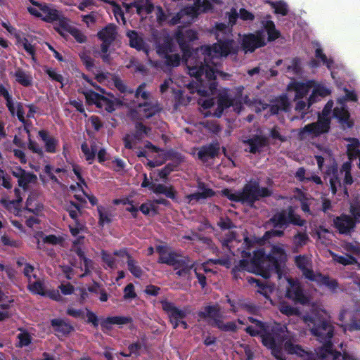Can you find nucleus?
<instances>
[{"mask_svg": "<svg viewBox=\"0 0 360 360\" xmlns=\"http://www.w3.org/2000/svg\"><path fill=\"white\" fill-rule=\"evenodd\" d=\"M292 71L294 75H299L302 72L300 66V60L297 58H295L292 60L291 65H288L286 69V72Z\"/></svg>", "mask_w": 360, "mask_h": 360, "instance_id": "61", "label": "nucleus"}, {"mask_svg": "<svg viewBox=\"0 0 360 360\" xmlns=\"http://www.w3.org/2000/svg\"><path fill=\"white\" fill-rule=\"evenodd\" d=\"M165 59V64L169 67H177L181 63V56L179 53H174L170 55L167 53L166 56H162Z\"/></svg>", "mask_w": 360, "mask_h": 360, "instance_id": "51", "label": "nucleus"}, {"mask_svg": "<svg viewBox=\"0 0 360 360\" xmlns=\"http://www.w3.org/2000/svg\"><path fill=\"white\" fill-rule=\"evenodd\" d=\"M174 39L179 44L184 60L191 77L195 79V90L202 96L215 94L218 82L217 74L224 79L229 77L228 73L215 71L212 65L215 58L236 55L238 46L230 36L217 35V42L212 46H202L193 49L191 42L198 39V32L192 29L179 26L174 34Z\"/></svg>", "mask_w": 360, "mask_h": 360, "instance_id": "1", "label": "nucleus"}, {"mask_svg": "<svg viewBox=\"0 0 360 360\" xmlns=\"http://www.w3.org/2000/svg\"><path fill=\"white\" fill-rule=\"evenodd\" d=\"M198 316L201 319L210 318L213 320L212 326H216L217 319H220V309L217 305H209L203 309V311L198 312Z\"/></svg>", "mask_w": 360, "mask_h": 360, "instance_id": "30", "label": "nucleus"}, {"mask_svg": "<svg viewBox=\"0 0 360 360\" xmlns=\"http://www.w3.org/2000/svg\"><path fill=\"white\" fill-rule=\"evenodd\" d=\"M335 227L338 230L341 234H347L352 231L355 226V221L349 215L342 214L340 216L337 217L333 221Z\"/></svg>", "mask_w": 360, "mask_h": 360, "instance_id": "20", "label": "nucleus"}, {"mask_svg": "<svg viewBox=\"0 0 360 360\" xmlns=\"http://www.w3.org/2000/svg\"><path fill=\"white\" fill-rule=\"evenodd\" d=\"M333 115L344 129L353 127L354 122L350 119V113L345 105L334 108Z\"/></svg>", "mask_w": 360, "mask_h": 360, "instance_id": "18", "label": "nucleus"}, {"mask_svg": "<svg viewBox=\"0 0 360 360\" xmlns=\"http://www.w3.org/2000/svg\"><path fill=\"white\" fill-rule=\"evenodd\" d=\"M139 108H143V112L146 118H150L162 110V108L158 101H144L139 103Z\"/></svg>", "mask_w": 360, "mask_h": 360, "instance_id": "26", "label": "nucleus"}, {"mask_svg": "<svg viewBox=\"0 0 360 360\" xmlns=\"http://www.w3.org/2000/svg\"><path fill=\"white\" fill-rule=\"evenodd\" d=\"M217 226L221 230H229L235 227L231 219L229 217H226L225 218L221 217L219 221L217 222Z\"/></svg>", "mask_w": 360, "mask_h": 360, "instance_id": "63", "label": "nucleus"}, {"mask_svg": "<svg viewBox=\"0 0 360 360\" xmlns=\"http://www.w3.org/2000/svg\"><path fill=\"white\" fill-rule=\"evenodd\" d=\"M215 326L223 331L235 332L237 329V326L235 322L229 321L224 323L221 319L217 320Z\"/></svg>", "mask_w": 360, "mask_h": 360, "instance_id": "55", "label": "nucleus"}, {"mask_svg": "<svg viewBox=\"0 0 360 360\" xmlns=\"http://www.w3.org/2000/svg\"><path fill=\"white\" fill-rule=\"evenodd\" d=\"M248 321L264 332L263 345L271 349L273 356L277 360H285L282 352V346L286 338L285 327L277 323L272 325L251 316L248 317Z\"/></svg>", "mask_w": 360, "mask_h": 360, "instance_id": "4", "label": "nucleus"}, {"mask_svg": "<svg viewBox=\"0 0 360 360\" xmlns=\"http://www.w3.org/2000/svg\"><path fill=\"white\" fill-rule=\"evenodd\" d=\"M127 36L129 39V46L138 51H141L144 48V41L143 39L139 36L135 30H129L127 33Z\"/></svg>", "mask_w": 360, "mask_h": 360, "instance_id": "36", "label": "nucleus"}, {"mask_svg": "<svg viewBox=\"0 0 360 360\" xmlns=\"http://www.w3.org/2000/svg\"><path fill=\"white\" fill-rule=\"evenodd\" d=\"M290 288L286 291V297L293 300L297 303L306 304L309 302V298L304 295L302 288L299 283H295L292 281H289Z\"/></svg>", "mask_w": 360, "mask_h": 360, "instance_id": "19", "label": "nucleus"}, {"mask_svg": "<svg viewBox=\"0 0 360 360\" xmlns=\"http://www.w3.org/2000/svg\"><path fill=\"white\" fill-rule=\"evenodd\" d=\"M116 25L109 24L98 32L97 37L103 42L113 43L117 37Z\"/></svg>", "mask_w": 360, "mask_h": 360, "instance_id": "27", "label": "nucleus"}, {"mask_svg": "<svg viewBox=\"0 0 360 360\" xmlns=\"http://www.w3.org/2000/svg\"><path fill=\"white\" fill-rule=\"evenodd\" d=\"M153 192L155 194H162L173 201L177 200V192L172 185L167 186L162 184H156Z\"/></svg>", "mask_w": 360, "mask_h": 360, "instance_id": "29", "label": "nucleus"}, {"mask_svg": "<svg viewBox=\"0 0 360 360\" xmlns=\"http://www.w3.org/2000/svg\"><path fill=\"white\" fill-rule=\"evenodd\" d=\"M243 143L249 146L248 149H245L252 154L260 153L264 147L269 146V139L264 135L255 134L250 138L244 140Z\"/></svg>", "mask_w": 360, "mask_h": 360, "instance_id": "17", "label": "nucleus"}, {"mask_svg": "<svg viewBox=\"0 0 360 360\" xmlns=\"http://www.w3.org/2000/svg\"><path fill=\"white\" fill-rule=\"evenodd\" d=\"M155 46L157 53L160 57L176 51L173 38L168 33L160 34L156 37Z\"/></svg>", "mask_w": 360, "mask_h": 360, "instance_id": "13", "label": "nucleus"}, {"mask_svg": "<svg viewBox=\"0 0 360 360\" xmlns=\"http://www.w3.org/2000/svg\"><path fill=\"white\" fill-rule=\"evenodd\" d=\"M27 289L34 295H39L41 296L46 295L44 284L41 281L38 280L34 282H31V281H30L28 282Z\"/></svg>", "mask_w": 360, "mask_h": 360, "instance_id": "40", "label": "nucleus"}, {"mask_svg": "<svg viewBox=\"0 0 360 360\" xmlns=\"http://www.w3.org/2000/svg\"><path fill=\"white\" fill-rule=\"evenodd\" d=\"M51 326L53 328L56 335L67 337L75 330L74 327L62 319H53L51 320Z\"/></svg>", "mask_w": 360, "mask_h": 360, "instance_id": "23", "label": "nucleus"}, {"mask_svg": "<svg viewBox=\"0 0 360 360\" xmlns=\"http://www.w3.org/2000/svg\"><path fill=\"white\" fill-rule=\"evenodd\" d=\"M86 98V101L88 105H95L98 107L101 98L103 97V95L96 93L93 90H89L84 93Z\"/></svg>", "mask_w": 360, "mask_h": 360, "instance_id": "44", "label": "nucleus"}, {"mask_svg": "<svg viewBox=\"0 0 360 360\" xmlns=\"http://www.w3.org/2000/svg\"><path fill=\"white\" fill-rule=\"evenodd\" d=\"M278 309L281 314L288 316H297L300 314V311L297 308L293 307L286 302H281Z\"/></svg>", "mask_w": 360, "mask_h": 360, "instance_id": "46", "label": "nucleus"}, {"mask_svg": "<svg viewBox=\"0 0 360 360\" xmlns=\"http://www.w3.org/2000/svg\"><path fill=\"white\" fill-rule=\"evenodd\" d=\"M333 105V101H328L325 105L321 113L319 114L316 122L308 124L300 129L298 136L301 140L307 139V136L311 135L314 137H318L329 131L330 129V114Z\"/></svg>", "mask_w": 360, "mask_h": 360, "instance_id": "7", "label": "nucleus"}, {"mask_svg": "<svg viewBox=\"0 0 360 360\" xmlns=\"http://www.w3.org/2000/svg\"><path fill=\"white\" fill-rule=\"evenodd\" d=\"M269 221L276 229L266 231L265 236L271 235L276 237H283L285 234L283 230L290 224L304 226L307 224V221L302 219L300 214L295 212L292 206H288L286 209L276 212Z\"/></svg>", "mask_w": 360, "mask_h": 360, "instance_id": "6", "label": "nucleus"}, {"mask_svg": "<svg viewBox=\"0 0 360 360\" xmlns=\"http://www.w3.org/2000/svg\"><path fill=\"white\" fill-rule=\"evenodd\" d=\"M349 212L353 217V220L355 221V224L360 223V203L352 204Z\"/></svg>", "mask_w": 360, "mask_h": 360, "instance_id": "64", "label": "nucleus"}, {"mask_svg": "<svg viewBox=\"0 0 360 360\" xmlns=\"http://www.w3.org/2000/svg\"><path fill=\"white\" fill-rule=\"evenodd\" d=\"M150 0H134L133 2L125 4L124 6L128 11L131 8H135L136 13L142 17V6L147 4Z\"/></svg>", "mask_w": 360, "mask_h": 360, "instance_id": "50", "label": "nucleus"}, {"mask_svg": "<svg viewBox=\"0 0 360 360\" xmlns=\"http://www.w3.org/2000/svg\"><path fill=\"white\" fill-rule=\"evenodd\" d=\"M162 262H165V264L172 266L176 271L175 274L179 277L190 275L191 270L196 264V262L193 261L188 255H182L176 251H170L168 259Z\"/></svg>", "mask_w": 360, "mask_h": 360, "instance_id": "9", "label": "nucleus"}, {"mask_svg": "<svg viewBox=\"0 0 360 360\" xmlns=\"http://www.w3.org/2000/svg\"><path fill=\"white\" fill-rule=\"evenodd\" d=\"M217 104L219 105V108L225 110L233 105V99L228 95H222L219 97Z\"/></svg>", "mask_w": 360, "mask_h": 360, "instance_id": "60", "label": "nucleus"}, {"mask_svg": "<svg viewBox=\"0 0 360 360\" xmlns=\"http://www.w3.org/2000/svg\"><path fill=\"white\" fill-rule=\"evenodd\" d=\"M272 193L269 188L261 186L257 180H252L240 191V203L253 207L256 202L261 198L271 196Z\"/></svg>", "mask_w": 360, "mask_h": 360, "instance_id": "8", "label": "nucleus"}, {"mask_svg": "<svg viewBox=\"0 0 360 360\" xmlns=\"http://www.w3.org/2000/svg\"><path fill=\"white\" fill-rule=\"evenodd\" d=\"M198 187L202 191V192H195L186 195L185 198L188 204H193L192 202L193 200L198 202L201 199H207L208 198L214 197L216 195L215 191L212 188H207L203 182L198 183Z\"/></svg>", "mask_w": 360, "mask_h": 360, "instance_id": "24", "label": "nucleus"}, {"mask_svg": "<svg viewBox=\"0 0 360 360\" xmlns=\"http://www.w3.org/2000/svg\"><path fill=\"white\" fill-rule=\"evenodd\" d=\"M127 267L130 273L136 278H141L143 274L141 268L137 265V262L132 258L131 256H129V259L127 261Z\"/></svg>", "mask_w": 360, "mask_h": 360, "instance_id": "43", "label": "nucleus"}, {"mask_svg": "<svg viewBox=\"0 0 360 360\" xmlns=\"http://www.w3.org/2000/svg\"><path fill=\"white\" fill-rule=\"evenodd\" d=\"M150 131V127L144 125L141 122H137L135 124V131L132 136L135 140L141 141L145 138V136H147Z\"/></svg>", "mask_w": 360, "mask_h": 360, "instance_id": "37", "label": "nucleus"}, {"mask_svg": "<svg viewBox=\"0 0 360 360\" xmlns=\"http://www.w3.org/2000/svg\"><path fill=\"white\" fill-rule=\"evenodd\" d=\"M315 279L316 280H312L311 281H314L319 285H325L333 293L337 292V289L339 287V284L336 279L330 278L328 275H324L321 273H316Z\"/></svg>", "mask_w": 360, "mask_h": 360, "instance_id": "28", "label": "nucleus"}, {"mask_svg": "<svg viewBox=\"0 0 360 360\" xmlns=\"http://www.w3.org/2000/svg\"><path fill=\"white\" fill-rule=\"evenodd\" d=\"M133 323V319L131 316H108L101 320L100 325L102 330H110L112 328V325H117L121 327L122 325H126L129 323Z\"/></svg>", "mask_w": 360, "mask_h": 360, "instance_id": "22", "label": "nucleus"}, {"mask_svg": "<svg viewBox=\"0 0 360 360\" xmlns=\"http://www.w3.org/2000/svg\"><path fill=\"white\" fill-rule=\"evenodd\" d=\"M295 266L299 269L303 276L307 280L311 281L315 279L316 274L312 269V262L310 258L306 255H300L295 257Z\"/></svg>", "mask_w": 360, "mask_h": 360, "instance_id": "16", "label": "nucleus"}, {"mask_svg": "<svg viewBox=\"0 0 360 360\" xmlns=\"http://www.w3.org/2000/svg\"><path fill=\"white\" fill-rule=\"evenodd\" d=\"M160 303L163 311L168 314L169 321L172 325L173 329L177 328L180 325V321L184 319L190 313L188 307L180 309L173 302L166 300H162Z\"/></svg>", "mask_w": 360, "mask_h": 360, "instance_id": "11", "label": "nucleus"}, {"mask_svg": "<svg viewBox=\"0 0 360 360\" xmlns=\"http://www.w3.org/2000/svg\"><path fill=\"white\" fill-rule=\"evenodd\" d=\"M264 30H257L255 33L245 34L242 39L241 47L245 52L252 53L257 49L266 46Z\"/></svg>", "mask_w": 360, "mask_h": 360, "instance_id": "12", "label": "nucleus"}, {"mask_svg": "<svg viewBox=\"0 0 360 360\" xmlns=\"http://www.w3.org/2000/svg\"><path fill=\"white\" fill-rule=\"evenodd\" d=\"M30 3L37 7L42 12L41 20L46 22H53L60 19L62 14L53 5L46 3H40L34 0H30Z\"/></svg>", "mask_w": 360, "mask_h": 360, "instance_id": "14", "label": "nucleus"}, {"mask_svg": "<svg viewBox=\"0 0 360 360\" xmlns=\"http://www.w3.org/2000/svg\"><path fill=\"white\" fill-rule=\"evenodd\" d=\"M308 326L311 333L315 336L323 345L318 348L316 354L304 349L300 345L288 340L284 343V349L289 354H295L302 360H333L336 353H340L333 349L332 338L334 335L333 326L323 317L315 316L309 317Z\"/></svg>", "mask_w": 360, "mask_h": 360, "instance_id": "2", "label": "nucleus"}, {"mask_svg": "<svg viewBox=\"0 0 360 360\" xmlns=\"http://www.w3.org/2000/svg\"><path fill=\"white\" fill-rule=\"evenodd\" d=\"M220 147L218 142L204 145L199 148L197 153L198 158L203 163L207 162L209 158H214L218 156Z\"/></svg>", "mask_w": 360, "mask_h": 360, "instance_id": "21", "label": "nucleus"}, {"mask_svg": "<svg viewBox=\"0 0 360 360\" xmlns=\"http://www.w3.org/2000/svg\"><path fill=\"white\" fill-rule=\"evenodd\" d=\"M19 330L21 333L17 335L18 342L15 344V346L16 347L22 348L31 344L32 338L26 330H23L22 328H20Z\"/></svg>", "mask_w": 360, "mask_h": 360, "instance_id": "41", "label": "nucleus"}, {"mask_svg": "<svg viewBox=\"0 0 360 360\" xmlns=\"http://www.w3.org/2000/svg\"><path fill=\"white\" fill-rule=\"evenodd\" d=\"M210 7L211 4L207 0H195L193 6L187 7L186 10H181L175 15L169 13L167 25L170 26L176 25L181 22V19L185 15L196 17L201 13L205 12Z\"/></svg>", "mask_w": 360, "mask_h": 360, "instance_id": "10", "label": "nucleus"}, {"mask_svg": "<svg viewBox=\"0 0 360 360\" xmlns=\"http://www.w3.org/2000/svg\"><path fill=\"white\" fill-rule=\"evenodd\" d=\"M15 80L23 86H30L32 85V78L27 75L22 70L18 69L15 72Z\"/></svg>", "mask_w": 360, "mask_h": 360, "instance_id": "42", "label": "nucleus"}, {"mask_svg": "<svg viewBox=\"0 0 360 360\" xmlns=\"http://www.w3.org/2000/svg\"><path fill=\"white\" fill-rule=\"evenodd\" d=\"M262 27L266 32L268 37V41H274L278 39L281 37V32L276 28L274 22L271 20H262Z\"/></svg>", "mask_w": 360, "mask_h": 360, "instance_id": "33", "label": "nucleus"}, {"mask_svg": "<svg viewBox=\"0 0 360 360\" xmlns=\"http://www.w3.org/2000/svg\"><path fill=\"white\" fill-rule=\"evenodd\" d=\"M81 150L85 157V160L89 165L92 164L95 160L96 155L93 151L90 150L89 146L86 142L84 141L82 143Z\"/></svg>", "mask_w": 360, "mask_h": 360, "instance_id": "57", "label": "nucleus"}, {"mask_svg": "<svg viewBox=\"0 0 360 360\" xmlns=\"http://www.w3.org/2000/svg\"><path fill=\"white\" fill-rule=\"evenodd\" d=\"M38 136L44 143L45 150L49 153H56V147L58 145V140L51 136L47 130L41 129L38 131Z\"/></svg>", "mask_w": 360, "mask_h": 360, "instance_id": "25", "label": "nucleus"}, {"mask_svg": "<svg viewBox=\"0 0 360 360\" xmlns=\"http://www.w3.org/2000/svg\"><path fill=\"white\" fill-rule=\"evenodd\" d=\"M69 34H71L78 43L82 44L87 40L86 37L76 27H73V28L70 30Z\"/></svg>", "mask_w": 360, "mask_h": 360, "instance_id": "62", "label": "nucleus"}, {"mask_svg": "<svg viewBox=\"0 0 360 360\" xmlns=\"http://www.w3.org/2000/svg\"><path fill=\"white\" fill-rule=\"evenodd\" d=\"M347 154L351 161L358 159V167L360 169V142L356 138L351 139V143L347 145Z\"/></svg>", "mask_w": 360, "mask_h": 360, "instance_id": "32", "label": "nucleus"}, {"mask_svg": "<svg viewBox=\"0 0 360 360\" xmlns=\"http://www.w3.org/2000/svg\"><path fill=\"white\" fill-rule=\"evenodd\" d=\"M113 83L116 89L122 94H134V91L131 89H129L127 84L122 80L120 77H116L113 79Z\"/></svg>", "mask_w": 360, "mask_h": 360, "instance_id": "52", "label": "nucleus"}, {"mask_svg": "<svg viewBox=\"0 0 360 360\" xmlns=\"http://www.w3.org/2000/svg\"><path fill=\"white\" fill-rule=\"evenodd\" d=\"M293 252H298V250L305 245L309 240V238L306 232H297L294 235L293 238Z\"/></svg>", "mask_w": 360, "mask_h": 360, "instance_id": "38", "label": "nucleus"}, {"mask_svg": "<svg viewBox=\"0 0 360 360\" xmlns=\"http://www.w3.org/2000/svg\"><path fill=\"white\" fill-rule=\"evenodd\" d=\"M37 179V176L30 172H25L18 180V186L26 190L30 183L34 181Z\"/></svg>", "mask_w": 360, "mask_h": 360, "instance_id": "45", "label": "nucleus"}, {"mask_svg": "<svg viewBox=\"0 0 360 360\" xmlns=\"http://www.w3.org/2000/svg\"><path fill=\"white\" fill-rule=\"evenodd\" d=\"M169 247L167 245H158L155 247L156 252L159 254V258L158 263L165 264L163 260L168 259L169 256V252H168Z\"/></svg>", "mask_w": 360, "mask_h": 360, "instance_id": "54", "label": "nucleus"}, {"mask_svg": "<svg viewBox=\"0 0 360 360\" xmlns=\"http://www.w3.org/2000/svg\"><path fill=\"white\" fill-rule=\"evenodd\" d=\"M288 89L289 90H293L295 92V99H301L308 94L311 86L307 83L293 82L288 85Z\"/></svg>", "mask_w": 360, "mask_h": 360, "instance_id": "31", "label": "nucleus"}, {"mask_svg": "<svg viewBox=\"0 0 360 360\" xmlns=\"http://www.w3.org/2000/svg\"><path fill=\"white\" fill-rule=\"evenodd\" d=\"M327 174H331L330 179V191L333 195H335L338 191V186H341L340 178L338 177V169L337 164H333L327 170Z\"/></svg>", "mask_w": 360, "mask_h": 360, "instance_id": "34", "label": "nucleus"}, {"mask_svg": "<svg viewBox=\"0 0 360 360\" xmlns=\"http://www.w3.org/2000/svg\"><path fill=\"white\" fill-rule=\"evenodd\" d=\"M146 87V84L145 82L141 83L136 89L134 93V96L136 98H139L141 97L145 101H149L150 93L148 91H144V89Z\"/></svg>", "mask_w": 360, "mask_h": 360, "instance_id": "58", "label": "nucleus"}, {"mask_svg": "<svg viewBox=\"0 0 360 360\" xmlns=\"http://www.w3.org/2000/svg\"><path fill=\"white\" fill-rule=\"evenodd\" d=\"M58 26L55 27L56 31L63 38L66 39L68 34L70 33V30L73 28L69 23V20L65 18L63 14L60 15V19L58 20Z\"/></svg>", "mask_w": 360, "mask_h": 360, "instance_id": "35", "label": "nucleus"}, {"mask_svg": "<svg viewBox=\"0 0 360 360\" xmlns=\"http://www.w3.org/2000/svg\"><path fill=\"white\" fill-rule=\"evenodd\" d=\"M251 259L253 273L267 279L272 273L281 276L287 255L282 247L274 245L269 255H266L264 250H259Z\"/></svg>", "mask_w": 360, "mask_h": 360, "instance_id": "3", "label": "nucleus"}, {"mask_svg": "<svg viewBox=\"0 0 360 360\" xmlns=\"http://www.w3.org/2000/svg\"><path fill=\"white\" fill-rule=\"evenodd\" d=\"M268 3L273 8H274V11L276 14H281L283 16L288 14V6L284 1H268Z\"/></svg>", "mask_w": 360, "mask_h": 360, "instance_id": "48", "label": "nucleus"}, {"mask_svg": "<svg viewBox=\"0 0 360 360\" xmlns=\"http://www.w3.org/2000/svg\"><path fill=\"white\" fill-rule=\"evenodd\" d=\"M248 321L264 332L263 345L271 349L273 356L277 360H285L282 352V346L286 338L285 327L277 323L272 325L251 316L248 317Z\"/></svg>", "mask_w": 360, "mask_h": 360, "instance_id": "5", "label": "nucleus"}, {"mask_svg": "<svg viewBox=\"0 0 360 360\" xmlns=\"http://www.w3.org/2000/svg\"><path fill=\"white\" fill-rule=\"evenodd\" d=\"M247 280L248 283L250 284H256V286L258 287L257 292L259 293H260L261 295H264L266 297L269 296V293L271 292V290L270 287L267 285L265 283L252 276L247 277Z\"/></svg>", "mask_w": 360, "mask_h": 360, "instance_id": "39", "label": "nucleus"}, {"mask_svg": "<svg viewBox=\"0 0 360 360\" xmlns=\"http://www.w3.org/2000/svg\"><path fill=\"white\" fill-rule=\"evenodd\" d=\"M221 195L227 198L229 200L235 202H240V191L233 192L231 189L224 188L221 191Z\"/></svg>", "mask_w": 360, "mask_h": 360, "instance_id": "56", "label": "nucleus"}, {"mask_svg": "<svg viewBox=\"0 0 360 360\" xmlns=\"http://www.w3.org/2000/svg\"><path fill=\"white\" fill-rule=\"evenodd\" d=\"M98 213V224L103 226L105 224L112 222L111 214L109 212H104V207L101 205L97 207Z\"/></svg>", "mask_w": 360, "mask_h": 360, "instance_id": "47", "label": "nucleus"}, {"mask_svg": "<svg viewBox=\"0 0 360 360\" xmlns=\"http://www.w3.org/2000/svg\"><path fill=\"white\" fill-rule=\"evenodd\" d=\"M15 37L18 40V42L22 44L23 49L26 51V52L30 55L32 58H34L36 54V51L34 47L30 43H29L28 39L26 37L21 39L18 35Z\"/></svg>", "mask_w": 360, "mask_h": 360, "instance_id": "53", "label": "nucleus"}, {"mask_svg": "<svg viewBox=\"0 0 360 360\" xmlns=\"http://www.w3.org/2000/svg\"><path fill=\"white\" fill-rule=\"evenodd\" d=\"M98 108H104L108 112H112L115 110V103L114 101L103 96L98 105Z\"/></svg>", "mask_w": 360, "mask_h": 360, "instance_id": "49", "label": "nucleus"}, {"mask_svg": "<svg viewBox=\"0 0 360 360\" xmlns=\"http://www.w3.org/2000/svg\"><path fill=\"white\" fill-rule=\"evenodd\" d=\"M269 107L271 115H278L281 112H288L290 110V101L286 94H282L271 101Z\"/></svg>", "mask_w": 360, "mask_h": 360, "instance_id": "15", "label": "nucleus"}, {"mask_svg": "<svg viewBox=\"0 0 360 360\" xmlns=\"http://www.w3.org/2000/svg\"><path fill=\"white\" fill-rule=\"evenodd\" d=\"M315 56L316 58L320 59L322 63L326 65V67L328 69H330L333 64V60L330 58L328 59L326 54L323 52V50L321 48H318L315 51Z\"/></svg>", "mask_w": 360, "mask_h": 360, "instance_id": "59", "label": "nucleus"}]
</instances>
